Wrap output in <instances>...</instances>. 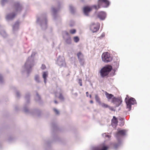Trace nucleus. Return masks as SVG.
Wrapping results in <instances>:
<instances>
[{"mask_svg":"<svg viewBox=\"0 0 150 150\" xmlns=\"http://www.w3.org/2000/svg\"><path fill=\"white\" fill-rule=\"evenodd\" d=\"M112 69V67L110 65H107L105 66L100 71L101 76L102 77L107 76Z\"/></svg>","mask_w":150,"mask_h":150,"instance_id":"f257e3e1","label":"nucleus"},{"mask_svg":"<svg viewBox=\"0 0 150 150\" xmlns=\"http://www.w3.org/2000/svg\"><path fill=\"white\" fill-rule=\"evenodd\" d=\"M109 5V2L107 0H99L97 7L96 6L94 5L92 7L98 10L101 7L104 8L107 7Z\"/></svg>","mask_w":150,"mask_h":150,"instance_id":"f03ea898","label":"nucleus"},{"mask_svg":"<svg viewBox=\"0 0 150 150\" xmlns=\"http://www.w3.org/2000/svg\"><path fill=\"white\" fill-rule=\"evenodd\" d=\"M103 61L105 62H108L112 60V57L110 56V54L108 52H104L102 55Z\"/></svg>","mask_w":150,"mask_h":150,"instance_id":"7ed1b4c3","label":"nucleus"},{"mask_svg":"<svg viewBox=\"0 0 150 150\" xmlns=\"http://www.w3.org/2000/svg\"><path fill=\"white\" fill-rule=\"evenodd\" d=\"M127 98H126L125 101L127 105V108L130 110L131 108V105L136 103V101L135 99L133 98H131L127 100Z\"/></svg>","mask_w":150,"mask_h":150,"instance_id":"20e7f679","label":"nucleus"},{"mask_svg":"<svg viewBox=\"0 0 150 150\" xmlns=\"http://www.w3.org/2000/svg\"><path fill=\"white\" fill-rule=\"evenodd\" d=\"M99 27L100 24L98 23L96 24L92 23L90 26V29L93 33L96 32L98 31L99 29Z\"/></svg>","mask_w":150,"mask_h":150,"instance_id":"39448f33","label":"nucleus"},{"mask_svg":"<svg viewBox=\"0 0 150 150\" xmlns=\"http://www.w3.org/2000/svg\"><path fill=\"white\" fill-rule=\"evenodd\" d=\"M122 102L121 98L114 97L112 99L111 103L113 104L116 107L119 106Z\"/></svg>","mask_w":150,"mask_h":150,"instance_id":"423d86ee","label":"nucleus"},{"mask_svg":"<svg viewBox=\"0 0 150 150\" xmlns=\"http://www.w3.org/2000/svg\"><path fill=\"white\" fill-rule=\"evenodd\" d=\"M118 122L117 118L115 116H114L111 120V124L113 127L115 128L116 127L117 125Z\"/></svg>","mask_w":150,"mask_h":150,"instance_id":"0eeeda50","label":"nucleus"},{"mask_svg":"<svg viewBox=\"0 0 150 150\" xmlns=\"http://www.w3.org/2000/svg\"><path fill=\"white\" fill-rule=\"evenodd\" d=\"M126 131L125 130H119L117 132L116 136L117 137H118L120 136H123L125 135Z\"/></svg>","mask_w":150,"mask_h":150,"instance_id":"6e6552de","label":"nucleus"},{"mask_svg":"<svg viewBox=\"0 0 150 150\" xmlns=\"http://www.w3.org/2000/svg\"><path fill=\"white\" fill-rule=\"evenodd\" d=\"M106 13L103 11L100 12L98 14V17L100 19L103 20L105 19L106 17Z\"/></svg>","mask_w":150,"mask_h":150,"instance_id":"1a4fd4ad","label":"nucleus"},{"mask_svg":"<svg viewBox=\"0 0 150 150\" xmlns=\"http://www.w3.org/2000/svg\"><path fill=\"white\" fill-rule=\"evenodd\" d=\"M92 9V8L91 7L86 6L83 8V12L85 15L88 16V13Z\"/></svg>","mask_w":150,"mask_h":150,"instance_id":"9d476101","label":"nucleus"},{"mask_svg":"<svg viewBox=\"0 0 150 150\" xmlns=\"http://www.w3.org/2000/svg\"><path fill=\"white\" fill-rule=\"evenodd\" d=\"M77 56L80 62H82L83 60V55L81 52H79L77 54Z\"/></svg>","mask_w":150,"mask_h":150,"instance_id":"9b49d317","label":"nucleus"},{"mask_svg":"<svg viewBox=\"0 0 150 150\" xmlns=\"http://www.w3.org/2000/svg\"><path fill=\"white\" fill-rule=\"evenodd\" d=\"M105 94L106 98H107L108 101H109L111 98L114 97V96L111 94H109L106 91H105Z\"/></svg>","mask_w":150,"mask_h":150,"instance_id":"f8f14e48","label":"nucleus"},{"mask_svg":"<svg viewBox=\"0 0 150 150\" xmlns=\"http://www.w3.org/2000/svg\"><path fill=\"white\" fill-rule=\"evenodd\" d=\"M58 96L57 93H55V97H57L59 99L62 100H64V97L62 94V93L61 91V92L59 93Z\"/></svg>","mask_w":150,"mask_h":150,"instance_id":"ddd939ff","label":"nucleus"},{"mask_svg":"<svg viewBox=\"0 0 150 150\" xmlns=\"http://www.w3.org/2000/svg\"><path fill=\"white\" fill-rule=\"evenodd\" d=\"M16 16L15 13H13L8 15L6 17L7 19H13Z\"/></svg>","mask_w":150,"mask_h":150,"instance_id":"4468645a","label":"nucleus"},{"mask_svg":"<svg viewBox=\"0 0 150 150\" xmlns=\"http://www.w3.org/2000/svg\"><path fill=\"white\" fill-rule=\"evenodd\" d=\"M48 73L47 71H44L43 72L42 77L44 80V82L45 83H46L47 78L48 76Z\"/></svg>","mask_w":150,"mask_h":150,"instance_id":"2eb2a0df","label":"nucleus"},{"mask_svg":"<svg viewBox=\"0 0 150 150\" xmlns=\"http://www.w3.org/2000/svg\"><path fill=\"white\" fill-rule=\"evenodd\" d=\"M14 8L16 11L21 9V6L18 3H17L14 5Z\"/></svg>","mask_w":150,"mask_h":150,"instance_id":"dca6fc26","label":"nucleus"},{"mask_svg":"<svg viewBox=\"0 0 150 150\" xmlns=\"http://www.w3.org/2000/svg\"><path fill=\"white\" fill-rule=\"evenodd\" d=\"M95 99L96 102L99 104L100 103H101V101H100V98L97 94H96L95 95Z\"/></svg>","mask_w":150,"mask_h":150,"instance_id":"f3484780","label":"nucleus"},{"mask_svg":"<svg viewBox=\"0 0 150 150\" xmlns=\"http://www.w3.org/2000/svg\"><path fill=\"white\" fill-rule=\"evenodd\" d=\"M99 105H100L103 108H108V107H109V105L103 103H102L101 102V103H100Z\"/></svg>","mask_w":150,"mask_h":150,"instance_id":"a211bd4d","label":"nucleus"},{"mask_svg":"<svg viewBox=\"0 0 150 150\" xmlns=\"http://www.w3.org/2000/svg\"><path fill=\"white\" fill-rule=\"evenodd\" d=\"M64 63V60L61 61L60 59H58L57 61V63L60 66H63Z\"/></svg>","mask_w":150,"mask_h":150,"instance_id":"6ab92c4d","label":"nucleus"},{"mask_svg":"<svg viewBox=\"0 0 150 150\" xmlns=\"http://www.w3.org/2000/svg\"><path fill=\"white\" fill-rule=\"evenodd\" d=\"M101 147V149H98L97 150H107L108 148V146H105L103 145H102Z\"/></svg>","mask_w":150,"mask_h":150,"instance_id":"aec40b11","label":"nucleus"},{"mask_svg":"<svg viewBox=\"0 0 150 150\" xmlns=\"http://www.w3.org/2000/svg\"><path fill=\"white\" fill-rule=\"evenodd\" d=\"M73 39L74 41L76 42H78L79 40V39L78 36L74 37Z\"/></svg>","mask_w":150,"mask_h":150,"instance_id":"412c9836","label":"nucleus"},{"mask_svg":"<svg viewBox=\"0 0 150 150\" xmlns=\"http://www.w3.org/2000/svg\"><path fill=\"white\" fill-rule=\"evenodd\" d=\"M119 120L121 121V123L120 124V126H123L124 125V119H123L122 118H120L119 119Z\"/></svg>","mask_w":150,"mask_h":150,"instance_id":"4be33fe9","label":"nucleus"},{"mask_svg":"<svg viewBox=\"0 0 150 150\" xmlns=\"http://www.w3.org/2000/svg\"><path fill=\"white\" fill-rule=\"evenodd\" d=\"M35 80L36 81L38 82H39V76L38 75H36L35 76Z\"/></svg>","mask_w":150,"mask_h":150,"instance_id":"5701e85b","label":"nucleus"},{"mask_svg":"<svg viewBox=\"0 0 150 150\" xmlns=\"http://www.w3.org/2000/svg\"><path fill=\"white\" fill-rule=\"evenodd\" d=\"M76 30L75 29H72L70 30L69 32L71 34H74L76 33Z\"/></svg>","mask_w":150,"mask_h":150,"instance_id":"b1692460","label":"nucleus"},{"mask_svg":"<svg viewBox=\"0 0 150 150\" xmlns=\"http://www.w3.org/2000/svg\"><path fill=\"white\" fill-rule=\"evenodd\" d=\"M19 22L18 21H17L16 22L15 24L14 25L13 28L15 29L16 27L17 26L18 27L19 25Z\"/></svg>","mask_w":150,"mask_h":150,"instance_id":"393cba45","label":"nucleus"},{"mask_svg":"<svg viewBox=\"0 0 150 150\" xmlns=\"http://www.w3.org/2000/svg\"><path fill=\"white\" fill-rule=\"evenodd\" d=\"M66 42L68 44H70L71 43V39L70 38H69L67 39L66 40Z\"/></svg>","mask_w":150,"mask_h":150,"instance_id":"a878e982","label":"nucleus"},{"mask_svg":"<svg viewBox=\"0 0 150 150\" xmlns=\"http://www.w3.org/2000/svg\"><path fill=\"white\" fill-rule=\"evenodd\" d=\"M53 110L56 114L57 115H59V111L56 109L54 108L53 109Z\"/></svg>","mask_w":150,"mask_h":150,"instance_id":"bb28decb","label":"nucleus"},{"mask_svg":"<svg viewBox=\"0 0 150 150\" xmlns=\"http://www.w3.org/2000/svg\"><path fill=\"white\" fill-rule=\"evenodd\" d=\"M46 66L44 64H42V65L41 67V69L42 70H44L46 68Z\"/></svg>","mask_w":150,"mask_h":150,"instance_id":"cd10ccee","label":"nucleus"},{"mask_svg":"<svg viewBox=\"0 0 150 150\" xmlns=\"http://www.w3.org/2000/svg\"><path fill=\"white\" fill-rule=\"evenodd\" d=\"M79 84L80 86H82V81L81 79H79Z\"/></svg>","mask_w":150,"mask_h":150,"instance_id":"c85d7f7f","label":"nucleus"},{"mask_svg":"<svg viewBox=\"0 0 150 150\" xmlns=\"http://www.w3.org/2000/svg\"><path fill=\"white\" fill-rule=\"evenodd\" d=\"M6 1V0H2L1 1V3L2 4V5H3L4 4Z\"/></svg>","mask_w":150,"mask_h":150,"instance_id":"c756f323","label":"nucleus"},{"mask_svg":"<svg viewBox=\"0 0 150 150\" xmlns=\"http://www.w3.org/2000/svg\"><path fill=\"white\" fill-rule=\"evenodd\" d=\"M108 108L110 110H111L112 111L114 110V109L112 107H110L109 105V107H108Z\"/></svg>","mask_w":150,"mask_h":150,"instance_id":"7c9ffc66","label":"nucleus"},{"mask_svg":"<svg viewBox=\"0 0 150 150\" xmlns=\"http://www.w3.org/2000/svg\"><path fill=\"white\" fill-rule=\"evenodd\" d=\"M103 135H104V136L105 137H108V138H110V135L106 134H103Z\"/></svg>","mask_w":150,"mask_h":150,"instance_id":"2f4dec72","label":"nucleus"},{"mask_svg":"<svg viewBox=\"0 0 150 150\" xmlns=\"http://www.w3.org/2000/svg\"><path fill=\"white\" fill-rule=\"evenodd\" d=\"M104 36H105V34L104 33H103L102 34V35L101 36V37H103Z\"/></svg>","mask_w":150,"mask_h":150,"instance_id":"473e14b6","label":"nucleus"},{"mask_svg":"<svg viewBox=\"0 0 150 150\" xmlns=\"http://www.w3.org/2000/svg\"><path fill=\"white\" fill-rule=\"evenodd\" d=\"M86 96L87 97H88V92H86Z\"/></svg>","mask_w":150,"mask_h":150,"instance_id":"72a5a7b5","label":"nucleus"},{"mask_svg":"<svg viewBox=\"0 0 150 150\" xmlns=\"http://www.w3.org/2000/svg\"><path fill=\"white\" fill-rule=\"evenodd\" d=\"M28 61H27L25 64V65L26 66L27 65V64H28Z\"/></svg>","mask_w":150,"mask_h":150,"instance_id":"f704fd0d","label":"nucleus"},{"mask_svg":"<svg viewBox=\"0 0 150 150\" xmlns=\"http://www.w3.org/2000/svg\"><path fill=\"white\" fill-rule=\"evenodd\" d=\"M54 102L56 104H57V103H58L57 101V100H54Z\"/></svg>","mask_w":150,"mask_h":150,"instance_id":"c9c22d12","label":"nucleus"},{"mask_svg":"<svg viewBox=\"0 0 150 150\" xmlns=\"http://www.w3.org/2000/svg\"><path fill=\"white\" fill-rule=\"evenodd\" d=\"M2 79V77L1 75H0V81Z\"/></svg>","mask_w":150,"mask_h":150,"instance_id":"e433bc0d","label":"nucleus"},{"mask_svg":"<svg viewBox=\"0 0 150 150\" xmlns=\"http://www.w3.org/2000/svg\"><path fill=\"white\" fill-rule=\"evenodd\" d=\"M17 95L18 96H19V93L18 92H17Z\"/></svg>","mask_w":150,"mask_h":150,"instance_id":"4c0bfd02","label":"nucleus"},{"mask_svg":"<svg viewBox=\"0 0 150 150\" xmlns=\"http://www.w3.org/2000/svg\"><path fill=\"white\" fill-rule=\"evenodd\" d=\"M90 103H93V100H91L90 101Z\"/></svg>","mask_w":150,"mask_h":150,"instance_id":"58836bf2","label":"nucleus"},{"mask_svg":"<svg viewBox=\"0 0 150 150\" xmlns=\"http://www.w3.org/2000/svg\"><path fill=\"white\" fill-rule=\"evenodd\" d=\"M89 97H90V98H91V95H89Z\"/></svg>","mask_w":150,"mask_h":150,"instance_id":"ea45409f","label":"nucleus"},{"mask_svg":"<svg viewBox=\"0 0 150 150\" xmlns=\"http://www.w3.org/2000/svg\"><path fill=\"white\" fill-rule=\"evenodd\" d=\"M33 66V65L32 66H30V67L31 68Z\"/></svg>","mask_w":150,"mask_h":150,"instance_id":"a19ab883","label":"nucleus"},{"mask_svg":"<svg viewBox=\"0 0 150 150\" xmlns=\"http://www.w3.org/2000/svg\"><path fill=\"white\" fill-rule=\"evenodd\" d=\"M25 112H26V111H27V110L26 109H25Z\"/></svg>","mask_w":150,"mask_h":150,"instance_id":"79ce46f5","label":"nucleus"},{"mask_svg":"<svg viewBox=\"0 0 150 150\" xmlns=\"http://www.w3.org/2000/svg\"><path fill=\"white\" fill-rule=\"evenodd\" d=\"M53 11H54V9H53Z\"/></svg>","mask_w":150,"mask_h":150,"instance_id":"37998d69","label":"nucleus"}]
</instances>
